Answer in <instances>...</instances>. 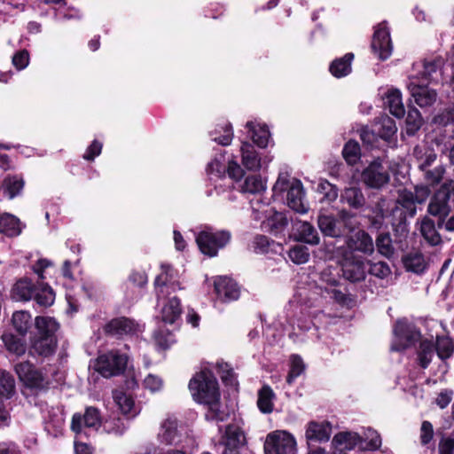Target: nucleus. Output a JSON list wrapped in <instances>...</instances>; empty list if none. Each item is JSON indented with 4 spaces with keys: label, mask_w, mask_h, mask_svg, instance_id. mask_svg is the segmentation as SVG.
Masks as SVG:
<instances>
[{
    "label": "nucleus",
    "mask_w": 454,
    "mask_h": 454,
    "mask_svg": "<svg viewBox=\"0 0 454 454\" xmlns=\"http://www.w3.org/2000/svg\"><path fill=\"white\" fill-rule=\"evenodd\" d=\"M408 90L416 104L420 107L431 106L437 99L435 90L426 84H419L416 81H411L408 84Z\"/></svg>",
    "instance_id": "nucleus-17"
},
{
    "label": "nucleus",
    "mask_w": 454,
    "mask_h": 454,
    "mask_svg": "<svg viewBox=\"0 0 454 454\" xmlns=\"http://www.w3.org/2000/svg\"><path fill=\"white\" fill-rule=\"evenodd\" d=\"M101 424L100 414L98 409L88 407L83 415L74 414L72 419L71 428L76 434H81L83 427L98 429Z\"/></svg>",
    "instance_id": "nucleus-16"
},
{
    "label": "nucleus",
    "mask_w": 454,
    "mask_h": 454,
    "mask_svg": "<svg viewBox=\"0 0 454 454\" xmlns=\"http://www.w3.org/2000/svg\"><path fill=\"white\" fill-rule=\"evenodd\" d=\"M220 442L224 447L222 454H247L246 433L237 423H231L225 427Z\"/></svg>",
    "instance_id": "nucleus-6"
},
{
    "label": "nucleus",
    "mask_w": 454,
    "mask_h": 454,
    "mask_svg": "<svg viewBox=\"0 0 454 454\" xmlns=\"http://www.w3.org/2000/svg\"><path fill=\"white\" fill-rule=\"evenodd\" d=\"M20 231V223L16 216L8 213L0 215V232L8 236H17Z\"/></svg>",
    "instance_id": "nucleus-36"
},
{
    "label": "nucleus",
    "mask_w": 454,
    "mask_h": 454,
    "mask_svg": "<svg viewBox=\"0 0 454 454\" xmlns=\"http://www.w3.org/2000/svg\"><path fill=\"white\" fill-rule=\"evenodd\" d=\"M35 286L30 279L21 278L13 286L12 296L16 301H30L35 292Z\"/></svg>",
    "instance_id": "nucleus-28"
},
{
    "label": "nucleus",
    "mask_w": 454,
    "mask_h": 454,
    "mask_svg": "<svg viewBox=\"0 0 454 454\" xmlns=\"http://www.w3.org/2000/svg\"><path fill=\"white\" fill-rule=\"evenodd\" d=\"M207 171L210 175H215V176H222L226 171V166L223 162V156L222 155L220 159L215 158L211 162L208 163Z\"/></svg>",
    "instance_id": "nucleus-59"
},
{
    "label": "nucleus",
    "mask_w": 454,
    "mask_h": 454,
    "mask_svg": "<svg viewBox=\"0 0 454 454\" xmlns=\"http://www.w3.org/2000/svg\"><path fill=\"white\" fill-rule=\"evenodd\" d=\"M297 239L309 245L319 244L320 238L315 227L309 222L299 221L294 225Z\"/></svg>",
    "instance_id": "nucleus-27"
},
{
    "label": "nucleus",
    "mask_w": 454,
    "mask_h": 454,
    "mask_svg": "<svg viewBox=\"0 0 454 454\" xmlns=\"http://www.w3.org/2000/svg\"><path fill=\"white\" fill-rule=\"evenodd\" d=\"M435 349L441 359H447L453 353V343L447 337H438L436 340Z\"/></svg>",
    "instance_id": "nucleus-54"
},
{
    "label": "nucleus",
    "mask_w": 454,
    "mask_h": 454,
    "mask_svg": "<svg viewBox=\"0 0 454 454\" xmlns=\"http://www.w3.org/2000/svg\"><path fill=\"white\" fill-rule=\"evenodd\" d=\"M397 203L405 207L409 211L411 216L415 215V203H417V201L412 192L407 190L400 191L397 198Z\"/></svg>",
    "instance_id": "nucleus-52"
},
{
    "label": "nucleus",
    "mask_w": 454,
    "mask_h": 454,
    "mask_svg": "<svg viewBox=\"0 0 454 454\" xmlns=\"http://www.w3.org/2000/svg\"><path fill=\"white\" fill-rule=\"evenodd\" d=\"M342 155L348 165H355L361 157L359 144L356 141H348L343 150Z\"/></svg>",
    "instance_id": "nucleus-47"
},
{
    "label": "nucleus",
    "mask_w": 454,
    "mask_h": 454,
    "mask_svg": "<svg viewBox=\"0 0 454 454\" xmlns=\"http://www.w3.org/2000/svg\"><path fill=\"white\" fill-rule=\"evenodd\" d=\"M231 239L228 231H215L205 227L196 236V242L201 253L210 257L217 255L218 250L223 248Z\"/></svg>",
    "instance_id": "nucleus-5"
},
{
    "label": "nucleus",
    "mask_w": 454,
    "mask_h": 454,
    "mask_svg": "<svg viewBox=\"0 0 454 454\" xmlns=\"http://www.w3.org/2000/svg\"><path fill=\"white\" fill-rule=\"evenodd\" d=\"M362 442L363 437L354 432H340L334 435L332 442L333 445L340 450H352Z\"/></svg>",
    "instance_id": "nucleus-26"
},
{
    "label": "nucleus",
    "mask_w": 454,
    "mask_h": 454,
    "mask_svg": "<svg viewBox=\"0 0 454 454\" xmlns=\"http://www.w3.org/2000/svg\"><path fill=\"white\" fill-rule=\"evenodd\" d=\"M14 394L15 380L13 376L6 371H0V397L10 399Z\"/></svg>",
    "instance_id": "nucleus-44"
},
{
    "label": "nucleus",
    "mask_w": 454,
    "mask_h": 454,
    "mask_svg": "<svg viewBox=\"0 0 454 454\" xmlns=\"http://www.w3.org/2000/svg\"><path fill=\"white\" fill-rule=\"evenodd\" d=\"M32 299L41 307H49L54 302L55 294L51 286L40 283L35 286Z\"/></svg>",
    "instance_id": "nucleus-35"
},
{
    "label": "nucleus",
    "mask_w": 454,
    "mask_h": 454,
    "mask_svg": "<svg viewBox=\"0 0 454 454\" xmlns=\"http://www.w3.org/2000/svg\"><path fill=\"white\" fill-rule=\"evenodd\" d=\"M343 276L352 282H357L365 278L366 268L363 260H345L342 265Z\"/></svg>",
    "instance_id": "nucleus-23"
},
{
    "label": "nucleus",
    "mask_w": 454,
    "mask_h": 454,
    "mask_svg": "<svg viewBox=\"0 0 454 454\" xmlns=\"http://www.w3.org/2000/svg\"><path fill=\"white\" fill-rule=\"evenodd\" d=\"M372 49L379 59L385 60L392 53V43L390 34L385 22L380 23L376 27L372 36Z\"/></svg>",
    "instance_id": "nucleus-13"
},
{
    "label": "nucleus",
    "mask_w": 454,
    "mask_h": 454,
    "mask_svg": "<svg viewBox=\"0 0 454 454\" xmlns=\"http://www.w3.org/2000/svg\"><path fill=\"white\" fill-rule=\"evenodd\" d=\"M162 272L156 278L154 285L158 299L164 298L171 292L180 289L175 270L168 265H162Z\"/></svg>",
    "instance_id": "nucleus-15"
},
{
    "label": "nucleus",
    "mask_w": 454,
    "mask_h": 454,
    "mask_svg": "<svg viewBox=\"0 0 454 454\" xmlns=\"http://www.w3.org/2000/svg\"><path fill=\"white\" fill-rule=\"evenodd\" d=\"M35 326L36 333L30 339V354L43 357L52 356L58 346L59 323L53 317L38 316L35 318Z\"/></svg>",
    "instance_id": "nucleus-2"
},
{
    "label": "nucleus",
    "mask_w": 454,
    "mask_h": 454,
    "mask_svg": "<svg viewBox=\"0 0 454 454\" xmlns=\"http://www.w3.org/2000/svg\"><path fill=\"white\" fill-rule=\"evenodd\" d=\"M2 340L6 349L10 353L17 356H20L25 354L27 350V344L23 339L17 337L13 333H7L2 335Z\"/></svg>",
    "instance_id": "nucleus-34"
},
{
    "label": "nucleus",
    "mask_w": 454,
    "mask_h": 454,
    "mask_svg": "<svg viewBox=\"0 0 454 454\" xmlns=\"http://www.w3.org/2000/svg\"><path fill=\"white\" fill-rule=\"evenodd\" d=\"M375 246L378 252L387 258L392 257L395 253L391 236L387 232H382L378 235L375 240Z\"/></svg>",
    "instance_id": "nucleus-43"
},
{
    "label": "nucleus",
    "mask_w": 454,
    "mask_h": 454,
    "mask_svg": "<svg viewBox=\"0 0 454 454\" xmlns=\"http://www.w3.org/2000/svg\"><path fill=\"white\" fill-rule=\"evenodd\" d=\"M369 273L380 279L387 278L391 274V269L385 262H369Z\"/></svg>",
    "instance_id": "nucleus-55"
},
{
    "label": "nucleus",
    "mask_w": 454,
    "mask_h": 454,
    "mask_svg": "<svg viewBox=\"0 0 454 454\" xmlns=\"http://www.w3.org/2000/svg\"><path fill=\"white\" fill-rule=\"evenodd\" d=\"M145 387L149 389L152 392H156L161 389L163 382L160 378L156 375L149 374L144 380Z\"/></svg>",
    "instance_id": "nucleus-64"
},
{
    "label": "nucleus",
    "mask_w": 454,
    "mask_h": 454,
    "mask_svg": "<svg viewBox=\"0 0 454 454\" xmlns=\"http://www.w3.org/2000/svg\"><path fill=\"white\" fill-rule=\"evenodd\" d=\"M440 60L426 61L423 66L422 75L428 82H438L441 77Z\"/></svg>",
    "instance_id": "nucleus-45"
},
{
    "label": "nucleus",
    "mask_w": 454,
    "mask_h": 454,
    "mask_svg": "<svg viewBox=\"0 0 454 454\" xmlns=\"http://www.w3.org/2000/svg\"><path fill=\"white\" fill-rule=\"evenodd\" d=\"M445 168L440 165L433 169L424 170V179L427 185L435 186L443 180Z\"/></svg>",
    "instance_id": "nucleus-53"
},
{
    "label": "nucleus",
    "mask_w": 454,
    "mask_h": 454,
    "mask_svg": "<svg viewBox=\"0 0 454 454\" xmlns=\"http://www.w3.org/2000/svg\"><path fill=\"white\" fill-rule=\"evenodd\" d=\"M189 388L194 400L207 407V420L218 422L226 419L227 413L221 409L217 380L209 370L196 373L189 382Z\"/></svg>",
    "instance_id": "nucleus-1"
},
{
    "label": "nucleus",
    "mask_w": 454,
    "mask_h": 454,
    "mask_svg": "<svg viewBox=\"0 0 454 454\" xmlns=\"http://www.w3.org/2000/svg\"><path fill=\"white\" fill-rule=\"evenodd\" d=\"M254 143L261 148H265L270 141V134L266 125L255 121H248L246 125Z\"/></svg>",
    "instance_id": "nucleus-29"
},
{
    "label": "nucleus",
    "mask_w": 454,
    "mask_h": 454,
    "mask_svg": "<svg viewBox=\"0 0 454 454\" xmlns=\"http://www.w3.org/2000/svg\"><path fill=\"white\" fill-rule=\"evenodd\" d=\"M434 347L429 340H422L418 352L419 364L423 368H427L433 357Z\"/></svg>",
    "instance_id": "nucleus-50"
},
{
    "label": "nucleus",
    "mask_w": 454,
    "mask_h": 454,
    "mask_svg": "<svg viewBox=\"0 0 454 454\" xmlns=\"http://www.w3.org/2000/svg\"><path fill=\"white\" fill-rule=\"evenodd\" d=\"M363 183L372 189H381L390 181V175L387 167L380 159L372 161L361 174Z\"/></svg>",
    "instance_id": "nucleus-11"
},
{
    "label": "nucleus",
    "mask_w": 454,
    "mask_h": 454,
    "mask_svg": "<svg viewBox=\"0 0 454 454\" xmlns=\"http://www.w3.org/2000/svg\"><path fill=\"white\" fill-rule=\"evenodd\" d=\"M423 123V119L419 111L417 108H410L406 118V133L409 136H413L420 129Z\"/></svg>",
    "instance_id": "nucleus-46"
},
{
    "label": "nucleus",
    "mask_w": 454,
    "mask_h": 454,
    "mask_svg": "<svg viewBox=\"0 0 454 454\" xmlns=\"http://www.w3.org/2000/svg\"><path fill=\"white\" fill-rule=\"evenodd\" d=\"M364 441H368L366 448L370 450H376L381 445V439L378 433L371 428L364 432Z\"/></svg>",
    "instance_id": "nucleus-62"
},
{
    "label": "nucleus",
    "mask_w": 454,
    "mask_h": 454,
    "mask_svg": "<svg viewBox=\"0 0 454 454\" xmlns=\"http://www.w3.org/2000/svg\"><path fill=\"white\" fill-rule=\"evenodd\" d=\"M394 333L395 340L391 346L392 351H403L420 340L419 331L406 320H398L395 323Z\"/></svg>",
    "instance_id": "nucleus-9"
},
{
    "label": "nucleus",
    "mask_w": 454,
    "mask_h": 454,
    "mask_svg": "<svg viewBox=\"0 0 454 454\" xmlns=\"http://www.w3.org/2000/svg\"><path fill=\"white\" fill-rule=\"evenodd\" d=\"M353 59V53H347L342 58L336 59L330 65V73L336 78L347 76L351 73V63Z\"/></svg>",
    "instance_id": "nucleus-31"
},
{
    "label": "nucleus",
    "mask_w": 454,
    "mask_h": 454,
    "mask_svg": "<svg viewBox=\"0 0 454 454\" xmlns=\"http://www.w3.org/2000/svg\"><path fill=\"white\" fill-rule=\"evenodd\" d=\"M12 325L20 335L25 336L32 326V316L26 310L15 311L12 317Z\"/></svg>",
    "instance_id": "nucleus-32"
},
{
    "label": "nucleus",
    "mask_w": 454,
    "mask_h": 454,
    "mask_svg": "<svg viewBox=\"0 0 454 454\" xmlns=\"http://www.w3.org/2000/svg\"><path fill=\"white\" fill-rule=\"evenodd\" d=\"M332 425L326 420L310 421L306 426L305 437L308 442H323L330 439Z\"/></svg>",
    "instance_id": "nucleus-19"
},
{
    "label": "nucleus",
    "mask_w": 454,
    "mask_h": 454,
    "mask_svg": "<svg viewBox=\"0 0 454 454\" xmlns=\"http://www.w3.org/2000/svg\"><path fill=\"white\" fill-rule=\"evenodd\" d=\"M449 200V192L445 191L441 186V188L432 197L428 204L427 212L430 215L440 218V221L438 222L439 228L443 223V218L450 212Z\"/></svg>",
    "instance_id": "nucleus-18"
},
{
    "label": "nucleus",
    "mask_w": 454,
    "mask_h": 454,
    "mask_svg": "<svg viewBox=\"0 0 454 454\" xmlns=\"http://www.w3.org/2000/svg\"><path fill=\"white\" fill-rule=\"evenodd\" d=\"M385 104L388 107L390 114L396 118H403L404 116L405 109L402 99V94L399 90H389L386 96Z\"/></svg>",
    "instance_id": "nucleus-30"
},
{
    "label": "nucleus",
    "mask_w": 454,
    "mask_h": 454,
    "mask_svg": "<svg viewBox=\"0 0 454 454\" xmlns=\"http://www.w3.org/2000/svg\"><path fill=\"white\" fill-rule=\"evenodd\" d=\"M419 230L428 245L434 247L442 244V237L436 230L434 222L429 217L425 216L421 219Z\"/></svg>",
    "instance_id": "nucleus-25"
},
{
    "label": "nucleus",
    "mask_w": 454,
    "mask_h": 454,
    "mask_svg": "<svg viewBox=\"0 0 454 454\" xmlns=\"http://www.w3.org/2000/svg\"><path fill=\"white\" fill-rule=\"evenodd\" d=\"M23 186L24 181L22 178L18 176H7L4 178L1 189L3 190L4 195L11 200L20 193Z\"/></svg>",
    "instance_id": "nucleus-38"
},
{
    "label": "nucleus",
    "mask_w": 454,
    "mask_h": 454,
    "mask_svg": "<svg viewBox=\"0 0 454 454\" xmlns=\"http://www.w3.org/2000/svg\"><path fill=\"white\" fill-rule=\"evenodd\" d=\"M181 313L180 301L176 297L169 299L168 302L161 310V319L168 324H173L179 317Z\"/></svg>",
    "instance_id": "nucleus-40"
},
{
    "label": "nucleus",
    "mask_w": 454,
    "mask_h": 454,
    "mask_svg": "<svg viewBox=\"0 0 454 454\" xmlns=\"http://www.w3.org/2000/svg\"><path fill=\"white\" fill-rule=\"evenodd\" d=\"M434 436L433 425L429 421H423L420 427V442L423 445L428 444Z\"/></svg>",
    "instance_id": "nucleus-63"
},
{
    "label": "nucleus",
    "mask_w": 454,
    "mask_h": 454,
    "mask_svg": "<svg viewBox=\"0 0 454 454\" xmlns=\"http://www.w3.org/2000/svg\"><path fill=\"white\" fill-rule=\"evenodd\" d=\"M128 358L118 351H110L99 356L96 370L105 378L121 374L126 368Z\"/></svg>",
    "instance_id": "nucleus-8"
},
{
    "label": "nucleus",
    "mask_w": 454,
    "mask_h": 454,
    "mask_svg": "<svg viewBox=\"0 0 454 454\" xmlns=\"http://www.w3.org/2000/svg\"><path fill=\"white\" fill-rule=\"evenodd\" d=\"M215 290L217 297L223 301H231L239 297V289L232 279L219 277L215 280Z\"/></svg>",
    "instance_id": "nucleus-21"
},
{
    "label": "nucleus",
    "mask_w": 454,
    "mask_h": 454,
    "mask_svg": "<svg viewBox=\"0 0 454 454\" xmlns=\"http://www.w3.org/2000/svg\"><path fill=\"white\" fill-rule=\"evenodd\" d=\"M273 197L286 200L287 206L294 211L305 214L309 207L303 202V188L301 181L291 178L287 173H279L278 177L272 188Z\"/></svg>",
    "instance_id": "nucleus-3"
},
{
    "label": "nucleus",
    "mask_w": 454,
    "mask_h": 454,
    "mask_svg": "<svg viewBox=\"0 0 454 454\" xmlns=\"http://www.w3.org/2000/svg\"><path fill=\"white\" fill-rule=\"evenodd\" d=\"M8 400V398L0 397V427L8 426L11 421V407L7 403Z\"/></svg>",
    "instance_id": "nucleus-61"
},
{
    "label": "nucleus",
    "mask_w": 454,
    "mask_h": 454,
    "mask_svg": "<svg viewBox=\"0 0 454 454\" xmlns=\"http://www.w3.org/2000/svg\"><path fill=\"white\" fill-rule=\"evenodd\" d=\"M290 371L286 377V382L292 384L305 370V364L301 357L298 355H293L290 357Z\"/></svg>",
    "instance_id": "nucleus-51"
},
{
    "label": "nucleus",
    "mask_w": 454,
    "mask_h": 454,
    "mask_svg": "<svg viewBox=\"0 0 454 454\" xmlns=\"http://www.w3.org/2000/svg\"><path fill=\"white\" fill-rule=\"evenodd\" d=\"M113 397L115 403L123 414L136 416L138 411L135 408L134 400L121 390H114Z\"/></svg>",
    "instance_id": "nucleus-33"
},
{
    "label": "nucleus",
    "mask_w": 454,
    "mask_h": 454,
    "mask_svg": "<svg viewBox=\"0 0 454 454\" xmlns=\"http://www.w3.org/2000/svg\"><path fill=\"white\" fill-rule=\"evenodd\" d=\"M264 451L265 454H297V443L287 431L277 430L267 435Z\"/></svg>",
    "instance_id": "nucleus-7"
},
{
    "label": "nucleus",
    "mask_w": 454,
    "mask_h": 454,
    "mask_svg": "<svg viewBox=\"0 0 454 454\" xmlns=\"http://www.w3.org/2000/svg\"><path fill=\"white\" fill-rule=\"evenodd\" d=\"M275 394L270 387L263 386L258 392L257 406L263 413H270L273 411V399Z\"/></svg>",
    "instance_id": "nucleus-39"
},
{
    "label": "nucleus",
    "mask_w": 454,
    "mask_h": 454,
    "mask_svg": "<svg viewBox=\"0 0 454 454\" xmlns=\"http://www.w3.org/2000/svg\"><path fill=\"white\" fill-rule=\"evenodd\" d=\"M158 440L166 445H177L182 443V434L179 430V422L176 417L168 415L162 420L158 433Z\"/></svg>",
    "instance_id": "nucleus-14"
},
{
    "label": "nucleus",
    "mask_w": 454,
    "mask_h": 454,
    "mask_svg": "<svg viewBox=\"0 0 454 454\" xmlns=\"http://www.w3.org/2000/svg\"><path fill=\"white\" fill-rule=\"evenodd\" d=\"M403 264L408 271L422 273L427 268L424 255L419 252H411L403 258Z\"/></svg>",
    "instance_id": "nucleus-37"
},
{
    "label": "nucleus",
    "mask_w": 454,
    "mask_h": 454,
    "mask_svg": "<svg viewBox=\"0 0 454 454\" xmlns=\"http://www.w3.org/2000/svg\"><path fill=\"white\" fill-rule=\"evenodd\" d=\"M290 260L295 264L306 263L309 259V251L306 246L295 245L288 252Z\"/></svg>",
    "instance_id": "nucleus-49"
},
{
    "label": "nucleus",
    "mask_w": 454,
    "mask_h": 454,
    "mask_svg": "<svg viewBox=\"0 0 454 454\" xmlns=\"http://www.w3.org/2000/svg\"><path fill=\"white\" fill-rule=\"evenodd\" d=\"M105 331L116 336L131 335L139 331V325L128 317H117L112 319L106 326Z\"/></svg>",
    "instance_id": "nucleus-20"
},
{
    "label": "nucleus",
    "mask_w": 454,
    "mask_h": 454,
    "mask_svg": "<svg viewBox=\"0 0 454 454\" xmlns=\"http://www.w3.org/2000/svg\"><path fill=\"white\" fill-rule=\"evenodd\" d=\"M348 249L365 254H372L374 251V243L372 237L364 231H358L347 240Z\"/></svg>",
    "instance_id": "nucleus-22"
},
{
    "label": "nucleus",
    "mask_w": 454,
    "mask_h": 454,
    "mask_svg": "<svg viewBox=\"0 0 454 454\" xmlns=\"http://www.w3.org/2000/svg\"><path fill=\"white\" fill-rule=\"evenodd\" d=\"M420 153L419 148L414 149V154L419 160V168L424 171L435 161L436 154L433 151H427L424 155L419 156Z\"/></svg>",
    "instance_id": "nucleus-57"
},
{
    "label": "nucleus",
    "mask_w": 454,
    "mask_h": 454,
    "mask_svg": "<svg viewBox=\"0 0 454 454\" xmlns=\"http://www.w3.org/2000/svg\"><path fill=\"white\" fill-rule=\"evenodd\" d=\"M250 204L253 211L256 214L254 216L256 219H261L262 216L268 217L270 215L268 204L264 203L260 197H254L251 200Z\"/></svg>",
    "instance_id": "nucleus-58"
},
{
    "label": "nucleus",
    "mask_w": 454,
    "mask_h": 454,
    "mask_svg": "<svg viewBox=\"0 0 454 454\" xmlns=\"http://www.w3.org/2000/svg\"><path fill=\"white\" fill-rule=\"evenodd\" d=\"M352 218V214L343 209L338 213L337 216L331 215H319L317 224L325 236L338 238L344 236L354 229Z\"/></svg>",
    "instance_id": "nucleus-4"
},
{
    "label": "nucleus",
    "mask_w": 454,
    "mask_h": 454,
    "mask_svg": "<svg viewBox=\"0 0 454 454\" xmlns=\"http://www.w3.org/2000/svg\"><path fill=\"white\" fill-rule=\"evenodd\" d=\"M218 372L222 380L229 386H235L237 384L236 376L232 368L226 363L217 364Z\"/></svg>",
    "instance_id": "nucleus-56"
},
{
    "label": "nucleus",
    "mask_w": 454,
    "mask_h": 454,
    "mask_svg": "<svg viewBox=\"0 0 454 454\" xmlns=\"http://www.w3.org/2000/svg\"><path fill=\"white\" fill-rule=\"evenodd\" d=\"M14 370L20 380L26 387L37 390L47 388L48 380L30 362H20L15 365Z\"/></svg>",
    "instance_id": "nucleus-10"
},
{
    "label": "nucleus",
    "mask_w": 454,
    "mask_h": 454,
    "mask_svg": "<svg viewBox=\"0 0 454 454\" xmlns=\"http://www.w3.org/2000/svg\"><path fill=\"white\" fill-rule=\"evenodd\" d=\"M222 129L223 130V134L220 137L216 136L217 130L212 132V139L217 142L219 145L224 146L229 145L231 143L233 137L231 127L230 125H226L225 127H222Z\"/></svg>",
    "instance_id": "nucleus-60"
},
{
    "label": "nucleus",
    "mask_w": 454,
    "mask_h": 454,
    "mask_svg": "<svg viewBox=\"0 0 454 454\" xmlns=\"http://www.w3.org/2000/svg\"><path fill=\"white\" fill-rule=\"evenodd\" d=\"M340 282V275L337 269L326 268L319 274V287L325 291L336 287Z\"/></svg>",
    "instance_id": "nucleus-42"
},
{
    "label": "nucleus",
    "mask_w": 454,
    "mask_h": 454,
    "mask_svg": "<svg viewBox=\"0 0 454 454\" xmlns=\"http://www.w3.org/2000/svg\"><path fill=\"white\" fill-rule=\"evenodd\" d=\"M340 201L354 209L362 208L366 200L359 186L346 187L340 194Z\"/></svg>",
    "instance_id": "nucleus-24"
},
{
    "label": "nucleus",
    "mask_w": 454,
    "mask_h": 454,
    "mask_svg": "<svg viewBox=\"0 0 454 454\" xmlns=\"http://www.w3.org/2000/svg\"><path fill=\"white\" fill-rule=\"evenodd\" d=\"M265 190L266 182L260 176H247L241 185V192L245 193L260 195Z\"/></svg>",
    "instance_id": "nucleus-41"
},
{
    "label": "nucleus",
    "mask_w": 454,
    "mask_h": 454,
    "mask_svg": "<svg viewBox=\"0 0 454 454\" xmlns=\"http://www.w3.org/2000/svg\"><path fill=\"white\" fill-rule=\"evenodd\" d=\"M240 152L241 162L250 171H258L265 168L272 160V157L270 155L261 157L254 145L248 142H242Z\"/></svg>",
    "instance_id": "nucleus-12"
},
{
    "label": "nucleus",
    "mask_w": 454,
    "mask_h": 454,
    "mask_svg": "<svg viewBox=\"0 0 454 454\" xmlns=\"http://www.w3.org/2000/svg\"><path fill=\"white\" fill-rule=\"evenodd\" d=\"M377 131L383 139L390 140V138L396 133L397 128L392 118L388 116H382Z\"/></svg>",
    "instance_id": "nucleus-48"
}]
</instances>
